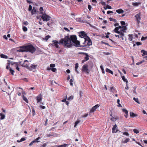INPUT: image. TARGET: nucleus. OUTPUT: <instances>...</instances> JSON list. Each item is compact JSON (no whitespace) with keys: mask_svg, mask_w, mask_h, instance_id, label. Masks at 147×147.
Returning a JSON list of instances; mask_svg holds the SVG:
<instances>
[{"mask_svg":"<svg viewBox=\"0 0 147 147\" xmlns=\"http://www.w3.org/2000/svg\"><path fill=\"white\" fill-rule=\"evenodd\" d=\"M77 37L76 35H70L68 34L65 36L64 38L61 39L59 42L56 40H53V45L57 48H59L58 44L62 45L64 47L67 49L71 48L74 46L76 47H81L80 42L77 40Z\"/></svg>","mask_w":147,"mask_h":147,"instance_id":"1","label":"nucleus"},{"mask_svg":"<svg viewBox=\"0 0 147 147\" xmlns=\"http://www.w3.org/2000/svg\"><path fill=\"white\" fill-rule=\"evenodd\" d=\"M79 36L80 37L84 38V41L83 43V47L89 46L92 45V43L91 40L84 32L83 31L80 32H79Z\"/></svg>","mask_w":147,"mask_h":147,"instance_id":"2","label":"nucleus"},{"mask_svg":"<svg viewBox=\"0 0 147 147\" xmlns=\"http://www.w3.org/2000/svg\"><path fill=\"white\" fill-rule=\"evenodd\" d=\"M20 48L25 49L26 52H29L32 54L33 53L36 51V49L32 45H29L20 47Z\"/></svg>","mask_w":147,"mask_h":147,"instance_id":"3","label":"nucleus"},{"mask_svg":"<svg viewBox=\"0 0 147 147\" xmlns=\"http://www.w3.org/2000/svg\"><path fill=\"white\" fill-rule=\"evenodd\" d=\"M51 17L47 14H44L41 16V18L43 21H48L50 20Z\"/></svg>","mask_w":147,"mask_h":147,"instance_id":"4","label":"nucleus"},{"mask_svg":"<svg viewBox=\"0 0 147 147\" xmlns=\"http://www.w3.org/2000/svg\"><path fill=\"white\" fill-rule=\"evenodd\" d=\"M82 71L86 73H89L90 70L88 69V65L87 64L84 65L82 67Z\"/></svg>","mask_w":147,"mask_h":147,"instance_id":"5","label":"nucleus"},{"mask_svg":"<svg viewBox=\"0 0 147 147\" xmlns=\"http://www.w3.org/2000/svg\"><path fill=\"white\" fill-rule=\"evenodd\" d=\"M100 105L98 104H97L93 107L90 110V113H93L95 111L98 107H99Z\"/></svg>","mask_w":147,"mask_h":147,"instance_id":"6","label":"nucleus"},{"mask_svg":"<svg viewBox=\"0 0 147 147\" xmlns=\"http://www.w3.org/2000/svg\"><path fill=\"white\" fill-rule=\"evenodd\" d=\"M42 95L41 94H39L36 97L37 102L38 103L41 101L42 100Z\"/></svg>","mask_w":147,"mask_h":147,"instance_id":"7","label":"nucleus"},{"mask_svg":"<svg viewBox=\"0 0 147 147\" xmlns=\"http://www.w3.org/2000/svg\"><path fill=\"white\" fill-rule=\"evenodd\" d=\"M135 17L136 18V19L137 22L139 24L140 22V20L141 19L140 14H136L135 16Z\"/></svg>","mask_w":147,"mask_h":147,"instance_id":"8","label":"nucleus"},{"mask_svg":"<svg viewBox=\"0 0 147 147\" xmlns=\"http://www.w3.org/2000/svg\"><path fill=\"white\" fill-rule=\"evenodd\" d=\"M80 53V54H83L86 55V57L84 58V59L85 60L87 61L89 60V56L88 54L85 53Z\"/></svg>","mask_w":147,"mask_h":147,"instance_id":"9","label":"nucleus"},{"mask_svg":"<svg viewBox=\"0 0 147 147\" xmlns=\"http://www.w3.org/2000/svg\"><path fill=\"white\" fill-rule=\"evenodd\" d=\"M122 110L123 112L125 114L124 115L125 117L126 118H127L128 115V111L127 110L124 109H122Z\"/></svg>","mask_w":147,"mask_h":147,"instance_id":"10","label":"nucleus"},{"mask_svg":"<svg viewBox=\"0 0 147 147\" xmlns=\"http://www.w3.org/2000/svg\"><path fill=\"white\" fill-rule=\"evenodd\" d=\"M21 65L23 67H26L29 70H31L30 68V67L27 64H25L24 63L22 65Z\"/></svg>","mask_w":147,"mask_h":147,"instance_id":"11","label":"nucleus"},{"mask_svg":"<svg viewBox=\"0 0 147 147\" xmlns=\"http://www.w3.org/2000/svg\"><path fill=\"white\" fill-rule=\"evenodd\" d=\"M37 10L34 7H33V9L31 11V14L33 15L35 13H36Z\"/></svg>","mask_w":147,"mask_h":147,"instance_id":"12","label":"nucleus"},{"mask_svg":"<svg viewBox=\"0 0 147 147\" xmlns=\"http://www.w3.org/2000/svg\"><path fill=\"white\" fill-rule=\"evenodd\" d=\"M116 11L119 14L123 13L124 12V11L121 9H119L116 10Z\"/></svg>","mask_w":147,"mask_h":147,"instance_id":"13","label":"nucleus"},{"mask_svg":"<svg viewBox=\"0 0 147 147\" xmlns=\"http://www.w3.org/2000/svg\"><path fill=\"white\" fill-rule=\"evenodd\" d=\"M37 65H32L30 67V68L31 69V70H29L30 71L32 70V69H35L36 67H37Z\"/></svg>","mask_w":147,"mask_h":147,"instance_id":"14","label":"nucleus"},{"mask_svg":"<svg viewBox=\"0 0 147 147\" xmlns=\"http://www.w3.org/2000/svg\"><path fill=\"white\" fill-rule=\"evenodd\" d=\"M8 61L9 62H10L9 63H7V65H9V66L10 64H11L12 65H13L14 64H15V65L18 64V62H13L12 61H10L9 60H8Z\"/></svg>","mask_w":147,"mask_h":147,"instance_id":"15","label":"nucleus"},{"mask_svg":"<svg viewBox=\"0 0 147 147\" xmlns=\"http://www.w3.org/2000/svg\"><path fill=\"white\" fill-rule=\"evenodd\" d=\"M130 116L131 117H137L138 115L136 114H135L133 112H130Z\"/></svg>","mask_w":147,"mask_h":147,"instance_id":"16","label":"nucleus"},{"mask_svg":"<svg viewBox=\"0 0 147 147\" xmlns=\"http://www.w3.org/2000/svg\"><path fill=\"white\" fill-rule=\"evenodd\" d=\"M78 67V63H76L75 64V70L76 72L78 74L79 73L77 69Z\"/></svg>","mask_w":147,"mask_h":147,"instance_id":"17","label":"nucleus"},{"mask_svg":"<svg viewBox=\"0 0 147 147\" xmlns=\"http://www.w3.org/2000/svg\"><path fill=\"white\" fill-rule=\"evenodd\" d=\"M141 53H143V54H142V56L147 55V51H145L143 50H142L141 51Z\"/></svg>","mask_w":147,"mask_h":147,"instance_id":"18","label":"nucleus"},{"mask_svg":"<svg viewBox=\"0 0 147 147\" xmlns=\"http://www.w3.org/2000/svg\"><path fill=\"white\" fill-rule=\"evenodd\" d=\"M128 40L130 41H132L133 38V36L132 34H129L128 35Z\"/></svg>","mask_w":147,"mask_h":147,"instance_id":"19","label":"nucleus"},{"mask_svg":"<svg viewBox=\"0 0 147 147\" xmlns=\"http://www.w3.org/2000/svg\"><path fill=\"white\" fill-rule=\"evenodd\" d=\"M0 116H1V120H3L4 119L5 117V115L4 114H3L2 113H0Z\"/></svg>","mask_w":147,"mask_h":147,"instance_id":"20","label":"nucleus"},{"mask_svg":"<svg viewBox=\"0 0 147 147\" xmlns=\"http://www.w3.org/2000/svg\"><path fill=\"white\" fill-rule=\"evenodd\" d=\"M126 26H123V28H122L121 30V31L122 32H125V31L127 29V28L126 27Z\"/></svg>","mask_w":147,"mask_h":147,"instance_id":"21","label":"nucleus"},{"mask_svg":"<svg viewBox=\"0 0 147 147\" xmlns=\"http://www.w3.org/2000/svg\"><path fill=\"white\" fill-rule=\"evenodd\" d=\"M26 140V139L25 138H22L20 140H17V142L18 143H20V142L25 141Z\"/></svg>","mask_w":147,"mask_h":147,"instance_id":"22","label":"nucleus"},{"mask_svg":"<svg viewBox=\"0 0 147 147\" xmlns=\"http://www.w3.org/2000/svg\"><path fill=\"white\" fill-rule=\"evenodd\" d=\"M1 57L2 58H5V59H7L8 58V57L7 56L4 55L3 54H1Z\"/></svg>","mask_w":147,"mask_h":147,"instance_id":"23","label":"nucleus"},{"mask_svg":"<svg viewBox=\"0 0 147 147\" xmlns=\"http://www.w3.org/2000/svg\"><path fill=\"white\" fill-rule=\"evenodd\" d=\"M105 70L107 72H109V73L111 74H113V72L110 69L107 68Z\"/></svg>","mask_w":147,"mask_h":147,"instance_id":"24","label":"nucleus"},{"mask_svg":"<svg viewBox=\"0 0 147 147\" xmlns=\"http://www.w3.org/2000/svg\"><path fill=\"white\" fill-rule=\"evenodd\" d=\"M129 138H127L125 140L123 141L122 140V143H126L127 142H128L129 141Z\"/></svg>","mask_w":147,"mask_h":147,"instance_id":"25","label":"nucleus"},{"mask_svg":"<svg viewBox=\"0 0 147 147\" xmlns=\"http://www.w3.org/2000/svg\"><path fill=\"white\" fill-rule=\"evenodd\" d=\"M119 29L117 27H116L114 30V31L116 33H120V31H118Z\"/></svg>","mask_w":147,"mask_h":147,"instance_id":"26","label":"nucleus"},{"mask_svg":"<svg viewBox=\"0 0 147 147\" xmlns=\"http://www.w3.org/2000/svg\"><path fill=\"white\" fill-rule=\"evenodd\" d=\"M122 79L123 80L126 82H128V81L127 80V79H126L125 76H121Z\"/></svg>","mask_w":147,"mask_h":147,"instance_id":"27","label":"nucleus"},{"mask_svg":"<svg viewBox=\"0 0 147 147\" xmlns=\"http://www.w3.org/2000/svg\"><path fill=\"white\" fill-rule=\"evenodd\" d=\"M47 69L48 70L51 69L54 72H55L57 71V69H56V68H47Z\"/></svg>","mask_w":147,"mask_h":147,"instance_id":"28","label":"nucleus"},{"mask_svg":"<svg viewBox=\"0 0 147 147\" xmlns=\"http://www.w3.org/2000/svg\"><path fill=\"white\" fill-rule=\"evenodd\" d=\"M17 51L19 52H26V49H20L19 50H17Z\"/></svg>","mask_w":147,"mask_h":147,"instance_id":"29","label":"nucleus"},{"mask_svg":"<svg viewBox=\"0 0 147 147\" xmlns=\"http://www.w3.org/2000/svg\"><path fill=\"white\" fill-rule=\"evenodd\" d=\"M140 4H141L140 3H137V2L133 3H132V5H133L136 6H138L139 5H140Z\"/></svg>","mask_w":147,"mask_h":147,"instance_id":"30","label":"nucleus"},{"mask_svg":"<svg viewBox=\"0 0 147 147\" xmlns=\"http://www.w3.org/2000/svg\"><path fill=\"white\" fill-rule=\"evenodd\" d=\"M133 100L136 102H137L138 104H140V103L138 100V98H135V97H134L133 98Z\"/></svg>","mask_w":147,"mask_h":147,"instance_id":"31","label":"nucleus"},{"mask_svg":"<svg viewBox=\"0 0 147 147\" xmlns=\"http://www.w3.org/2000/svg\"><path fill=\"white\" fill-rule=\"evenodd\" d=\"M80 122V120H77L75 122V125L74 126V127H75L76 126H77V125Z\"/></svg>","mask_w":147,"mask_h":147,"instance_id":"32","label":"nucleus"},{"mask_svg":"<svg viewBox=\"0 0 147 147\" xmlns=\"http://www.w3.org/2000/svg\"><path fill=\"white\" fill-rule=\"evenodd\" d=\"M117 127V125L116 124H115V125H114V126L112 129L113 133H114V131L115 130Z\"/></svg>","mask_w":147,"mask_h":147,"instance_id":"33","label":"nucleus"},{"mask_svg":"<svg viewBox=\"0 0 147 147\" xmlns=\"http://www.w3.org/2000/svg\"><path fill=\"white\" fill-rule=\"evenodd\" d=\"M10 72L11 73V74L12 75H14V71L11 68H10L9 69Z\"/></svg>","mask_w":147,"mask_h":147,"instance_id":"34","label":"nucleus"},{"mask_svg":"<svg viewBox=\"0 0 147 147\" xmlns=\"http://www.w3.org/2000/svg\"><path fill=\"white\" fill-rule=\"evenodd\" d=\"M111 90L113 93L115 91V88L114 87H112L111 88Z\"/></svg>","mask_w":147,"mask_h":147,"instance_id":"35","label":"nucleus"},{"mask_svg":"<svg viewBox=\"0 0 147 147\" xmlns=\"http://www.w3.org/2000/svg\"><path fill=\"white\" fill-rule=\"evenodd\" d=\"M22 29L23 31L25 32L27 31L28 30L27 28L25 26H24L23 27Z\"/></svg>","mask_w":147,"mask_h":147,"instance_id":"36","label":"nucleus"},{"mask_svg":"<svg viewBox=\"0 0 147 147\" xmlns=\"http://www.w3.org/2000/svg\"><path fill=\"white\" fill-rule=\"evenodd\" d=\"M23 98L24 100L26 102L28 103V100L27 98L25 97L24 95L23 96Z\"/></svg>","mask_w":147,"mask_h":147,"instance_id":"37","label":"nucleus"},{"mask_svg":"<svg viewBox=\"0 0 147 147\" xmlns=\"http://www.w3.org/2000/svg\"><path fill=\"white\" fill-rule=\"evenodd\" d=\"M100 68L102 70V73L103 74H105V71L104 70V68H103V67L102 65H100Z\"/></svg>","mask_w":147,"mask_h":147,"instance_id":"38","label":"nucleus"},{"mask_svg":"<svg viewBox=\"0 0 147 147\" xmlns=\"http://www.w3.org/2000/svg\"><path fill=\"white\" fill-rule=\"evenodd\" d=\"M67 145V144H65L62 145L58 146V147H66Z\"/></svg>","mask_w":147,"mask_h":147,"instance_id":"39","label":"nucleus"},{"mask_svg":"<svg viewBox=\"0 0 147 147\" xmlns=\"http://www.w3.org/2000/svg\"><path fill=\"white\" fill-rule=\"evenodd\" d=\"M109 20L110 21H113L115 22H117V20L116 19H114L111 18H109Z\"/></svg>","mask_w":147,"mask_h":147,"instance_id":"40","label":"nucleus"},{"mask_svg":"<svg viewBox=\"0 0 147 147\" xmlns=\"http://www.w3.org/2000/svg\"><path fill=\"white\" fill-rule=\"evenodd\" d=\"M147 39V36L144 37V36H142L141 38V40H144Z\"/></svg>","mask_w":147,"mask_h":147,"instance_id":"41","label":"nucleus"},{"mask_svg":"<svg viewBox=\"0 0 147 147\" xmlns=\"http://www.w3.org/2000/svg\"><path fill=\"white\" fill-rule=\"evenodd\" d=\"M118 34H119V35L120 36H121V37L122 36H123L124 35V34L123 32H120L119 33H118Z\"/></svg>","mask_w":147,"mask_h":147,"instance_id":"42","label":"nucleus"},{"mask_svg":"<svg viewBox=\"0 0 147 147\" xmlns=\"http://www.w3.org/2000/svg\"><path fill=\"white\" fill-rule=\"evenodd\" d=\"M18 65H19V64L18 63V64H17L15 66H16V69H17L18 71H20V68L18 67Z\"/></svg>","mask_w":147,"mask_h":147,"instance_id":"43","label":"nucleus"},{"mask_svg":"<svg viewBox=\"0 0 147 147\" xmlns=\"http://www.w3.org/2000/svg\"><path fill=\"white\" fill-rule=\"evenodd\" d=\"M50 37V36L49 35H48L45 36V39L47 41Z\"/></svg>","mask_w":147,"mask_h":147,"instance_id":"44","label":"nucleus"},{"mask_svg":"<svg viewBox=\"0 0 147 147\" xmlns=\"http://www.w3.org/2000/svg\"><path fill=\"white\" fill-rule=\"evenodd\" d=\"M133 131L136 134L138 133L139 132V131L138 130L136 129H134L133 130Z\"/></svg>","mask_w":147,"mask_h":147,"instance_id":"45","label":"nucleus"},{"mask_svg":"<svg viewBox=\"0 0 147 147\" xmlns=\"http://www.w3.org/2000/svg\"><path fill=\"white\" fill-rule=\"evenodd\" d=\"M69 82H70V85L71 86H72L73 85V83H72L73 82V80L72 79H70V80Z\"/></svg>","mask_w":147,"mask_h":147,"instance_id":"46","label":"nucleus"},{"mask_svg":"<svg viewBox=\"0 0 147 147\" xmlns=\"http://www.w3.org/2000/svg\"><path fill=\"white\" fill-rule=\"evenodd\" d=\"M32 9V6L30 5L29 6V8H28V11H31Z\"/></svg>","mask_w":147,"mask_h":147,"instance_id":"47","label":"nucleus"},{"mask_svg":"<svg viewBox=\"0 0 147 147\" xmlns=\"http://www.w3.org/2000/svg\"><path fill=\"white\" fill-rule=\"evenodd\" d=\"M73 99V96H69V97L67 98V100H72Z\"/></svg>","mask_w":147,"mask_h":147,"instance_id":"48","label":"nucleus"},{"mask_svg":"<svg viewBox=\"0 0 147 147\" xmlns=\"http://www.w3.org/2000/svg\"><path fill=\"white\" fill-rule=\"evenodd\" d=\"M88 115V114H86L81 116V117H86Z\"/></svg>","mask_w":147,"mask_h":147,"instance_id":"49","label":"nucleus"},{"mask_svg":"<svg viewBox=\"0 0 147 147\" xmlns=\"http://www.w3.org/2000/svg\"><path fill=\"white\" fill-rule=\"evenodd\" d=\"M40 139V137H38L37 138H36L35 140H34V141H35V142H39L40 141H38V140Z\"/></svg>","mask_w":147,"mask_h":147,"instance_id":"50","label":"nucleus"},{"mask_svg":"<svg viewBox=\"0 0 147 147\" xmlns=\"http://www.w3.org/2000/svg\"><path fill=\"white\" fill-rule=\"evenodd\" d=\"M50 67H52V68H54V67L55 66V65L54 64H51L50 65Z\"/></svg>","mask_w":147,"mask_h":147,"instance_id":"51","label":"nucleus"},{"mask_svg":"<svg viewBox=\"0 0 147 147\" xmlns=\"http://www.w3.org/2000/svg\"><path fill=\"white\" fill-rule=\"evenodd\" d=\"M88 9L90 11H91V9L92 8V7L91 5H88Z\"/></svg>","mask_w":147,"mask_h":147,"instance_id":"52","label":"nucleus"},{"mask_svg":"<svg viewBox=\"0 0 147 147\" xmlns=\"http://www.w3.org/2000/svg\"><path fill=\"white\" fill-rule=\"evenodd\" d=\"M121 24L122 25H124L125 24V22L123 21H121Z\"/></svg>","mask_w":147,"mask_h":147,"instance_id":"53","label":"nucleus"},{"mask_svg":"<svg viewBox=\"0 0 147 147\" xmlns=\"http://www.w3.org/2000/svg\"><path fill=\"white\" fill-rule=\"evenodd\" d=\"M144 61H141L140 62H138L136 63V64L137 65H140Z\"/></svg>","mask_w":147,"mask_h":147,"instance_id":"54","label":"nucleus"},{"mask_svg":"<svg viewBox=\"0 0 147 147\" xmlns=\"http://www.w3.org/2000/svg\"><path fill=\"white\" fill-rule=\"evenodd\" d=\"M100 3L103 5H107L106 3V2L103 1H101L100 2Z\"/></svg>","mask_w":147,"mask_h":147,"instance_id":"55","label":"nucleus"},{"mask_svg":"<svg viewBox=\"0 0 147 147\" xmlns=\"http://www.w3.org/2000/svg\"><path fill=\"white\" fill-rule=\"evenodd\" d=\"M102 42V43H104V44H105V45H107L108 46H110V47H111L109 44L108 43H107V42H103V41H102L101 42Z\"/></svg>","mask_w":147,"mask_h":147,"instance_id":"56","label":"nucleus"},{"mask_svg":"<svg viewBox=\"0 0 147 147\" xmlns=\"http://www.w3.org/2000/svg\"><path fill=\"white\" fill-rule=\"evenodd\" d=\"M35 142V141H33L29 144V146H31Z\"/></svg>","mask_w":147,"mask_h":147,"instance_id":"57","label":"nucleus"},{"mask_svg":"<svg viewBox=\"0 0 147 147\" xmlns=\"http://www.w3.org/2000/svg\"><path fill=\"white\" fill-rule=\"evenodd\" d=\"M123 134L124 135H125L127 136H129V134L127 132H124L123 133Z\"/></svg>","mask_w":147,"mask_h":147,"instance_id":"58","label":"nucleus"},{"mask_svg":"<svg viewBox=\"0 0 147 147\" xmlns=\"http://www.w3.org/2000/svg\"><path fill=\"white\" fill-rule=\"evenodd\" d=\"M127 83L128 82H126V86L125 87V88L126 89L128 90L129 89V87L128 86Z\"/></svg>","mask_w":147,"mask_h":147,"instance_id":"59","label":"nucleus"},{"mask_svg":"<svg viewBox=\"0 0 147 147\" xmlns=\"http://www.w3.org/2000/svg\"><path fill=\"white\" fill-rule=\"evenodd\" d=\"M107 5V9H111L112 8L111 6H110V5Z\"/></svg>","mask_w":147,"mask_h":147,"instance_id":"60","label":"nucleus"},{"mask_svg":"<svg viewBox=\"0 0 147 147\" xmlns=\"http://www.w3.org/2000/svg\"><path fill=\"white\" fill-rule=\"evenodd\" d=\"M113 12L112 11H108L107 12V14H109L110 13H112Z\"/></svg>","mask_w":147,"mask_h":147,"instance_id":"61","label":"nucleus"},{"mask_svg":"<svg viewBox=\"0 0 147 147\" xmlns=\"http://www.w3.org/2000/svg\"><path fill=\"white\" fill-rule=\"evenodd\" d=\"M47 144L46 143L40 146V147H45L46 146Z\"/></svg>","mask_w":147,"mask_h":147,"instance_id":"62","label":"nucleus"},{"mask_svg":"<svg viewBox=\"0 0 147 147\" xmlns=\"http://www.w3.org/2000/svg\"><path fill=\"white\" fill-rule=\"evenodd\" d=\"M23 24L24 25H28V22H27V21H26L24 22H23Z\"/></svg>","mask_w":147,"mask_h":147,"instance_id":"63","label":"nucleus"},{"mask_svg":"<svg viewBox=\"0 0 147 147\" xmlns=\"http://www.w3.org/2000/svg\"><path fill=\"white\" fill-rule=\"evenodd\" d=\"M136 44L137 45L139 46V45H141V43L140 42H136Z\"/></svg>","mask_w":147,"mask_h":147,"instance_id":"64","label":"nucleus"}]
</instances>
